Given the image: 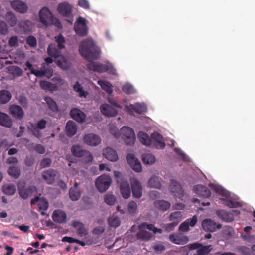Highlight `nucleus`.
Wrapping results in <instances>:
<instances>
[{
    "label": "nucleus",
    "mask_w": 255,
    "mask_h": 255,
    "mask_svg": "<svg viewBox=\"0 0 255 255\" xmlns=\"http://www.w3.org/2000/svg\"><path fill=\"white\" fill-rule=\"evenodd\" d=\"M130 184L134 197L140 198L142 195V188L139 181L135 178H132L130 179Z\"/></svg>",
    "instance_id": "9d476101"
},
{
    "label": "nucleus",
    "mask_w": 255,
    "mask_h": 255,
    "mask_svg": "<svg viewBox=\"0 0 255 255\" xmlns=\"http://www.w3.org/2000/svg\"><path fill=\"white\" fill-rule=\"evenodd\" d=\"M121 193L124 199H128L131 195L129 184L128 181H124L119 184Z\"/></svg>",
    "instance_id": "aec40b11"
},
{
    "label": "nucleus",
    "mask_w": 255,
    "mask_h": 255,
    "mask_svg": "<svg viewBox=\"0 0 255 255\" xmlns=\"http://www.w3.org/2000/svg\"><path fill=\"white\" fill-rule=\"evenodd\" d=\"M73 89L75 92L78 93L79 96L81 98H86L88 94V92L83 90V87L78 81L74 85Z\"/></svg>",
    "instance_id": "4c0bfd02"
},
{
    "label": "nucleus",
    "mask_w": 255,
    "mask_h": 255,
    "mask_svg": "<svg viewBox=\"0 0 255 255\" xmlns=\"http://www.w3.org/2000/svg\"><path fill=\"white\" fill-rule=\"evenodd\" d=\"M142 160L145 164H152L154 163L156 158L154 155L150 153H145L142 156Z\"/></svg>",
    "instance_id": "ea45409f"
},
{
    "label": "nucleus",
    "mask_w": 255,
    "mask_h": 255,
    "mask_svg": "<svg viewBox=\"0 0 255 255\" xmlns=\"http://www.w3.org/2000/svg\"><path fill=\"white\" fill-rule=\"evenodd\" d=\"M127 160L132 169L137 172L142 171V166L140 161L135 157L132 154L129 153L127 154Z\"/></svg>",
    "instance_id": "6e6552de"
},
{
    "label": "nucleus",
    "mask_w": 255,
    "mask_h": 255,
    "mask_svg": "<svg viewBox=\"0 0 255 255\" xmlns=\"http://www.w3.org/2000/svg\"><path fill=\"white\" fill-rule=\"evenodd\" d=\"M79 51L81 56L89 61L86 66L90 70L99 73L108 72L112 75L116 74V70L111 64H103L99 62L90 61L91 60L98 59L100 55L99 48L96 46L92 39L88 38L81 41Z\"/></svg>",
    "instance_id": "f257e3e1"
},
{
    "label": "nucleus",
    "mask_w": 255,
    "mask_h": 255,
    "mask_svg": "<svg viewBox=\"0 0 255 255\" xmlns=\"http://www.w3.org/2000/svg\"><path fill=\"white\" fill-rule=\"evenodd\" d=\"M211 187L216 193L218 194L223 195L225 193L224 189L220 186L212 184L211 185Z\"/></svg>",
    "instance_id": "680f3d73"
},
{
    "label": "nucleus",
    "mask_w": 255,
    "mask_h": 255,
    "mask_svg": "<svg viewBox=\"0 0 255 255\" xmlns=\"http://www.w3.org/2000/svg\"><path fill=\"white\" fill-rule=\"evenodd\" d=\"M11 6L15 11L20 13H26L28 10L26 3L20 0L11 1Z\"/></svg>",
    "instance_id": "f3484780"
},
{
    "label": "nucleus",
    "mask_w": 255,
    "mask_h": 255,
    "mask_svg": "<svg viewBox=\"0 0 255 255\" xmlns=\"http://www.w3.org/2000/svg\"><path fill=\"white\" fill-rule=\"evenodd\" d=\"M45 101L46 102L48 108L53 112H57L58 108L56 103L50 97H46Z\"/></svg>",
    "instance_id": "49530a36"
},
{
    "label": "nucleus",
    "mask_w": 255,
    "mask_h": 255,
    "mask_svg": "<svg viewBox=\"0 0 255 255\" xmlns=\"http://www.w3.org/2000/svg\"><path fill=\"white\" fill-rule=\"evenodd\" d=\"M70 115L72 118L79 123L83 122L86 118L85 113L78 108L71 109Z\"/></svg>",
    "instance_id": "412c9836"
},
{
    "label": "nucleus",
    "mask_w": 255,
    "mask_h": 255,
    "mask_svg": "<svg viewBox=\"0 0 255 255\" xmlns=\"http://www.w3.org/2000/svg\"><path fill=\"white\" fill-rule=\"evenodd\" d=\"M139 229H146L147 228L150 231H153L154 234L157 233H159L161 234L162 233V230L160 228H157L154 226V225L152 224H147L146 222H144L141 223L138 226Z\"/></svg>",
    "instance_id": "473e14b6"
},
{
    "label": "nucleus",
    "mask_w": 255,
    "mask_h": 255,
    "mask_svg": "<svg viewBox=\"0 0 255 255\" xmlns=\"http://www.w3.org/2000/svg\"><path fill=\"white\" fill-rule=\"evenodd\" d=\"M52 161L49 158H44L40 162V166L41 168L49 167L51 164Z\"/></svg>",
    "instance_id": "e2e57ef3"
},
{
    "label": "nucleus",
    "mask_w": 255,
    "mask_h": 255,
    "mask_svg": "<svg viewBox=\"0 0 255 255\" xmlns=\"http://www.w3.org/2000/svg\"><path fill=\"white\" fill-rule=\"evenodd\" d=\"M100 110L103 115L107 117H114L117 115V110L107 104H102Z\"/></svg>",
    "instance_id": "dca6fc26"
},
{
    "label": "nucleus",
    "mask_w": 255,
    "mask_h": 255,
    "mask_svg": "<svg viewBox=\"0 0 255 255\" xmlns=\"http://www.w3.org/2000/svg\"><path fill=\"white\" fill-rule=\"evenodd\" d=\"M57 11L63 17L69 18L72 16V6L67 2H63L58 5Z\"/></svg>",
    "instance_id": "0eeeda50"
},
{
    "label": "nucleus",
    "mask_w": 255,
    "mask_h": 255,
    "mask_svg": "<svg viewBox=\"0 0 255 255\" xmlns=\"http://www.w3.org/2000/svg\"><path fill=\"white\" fill-rule=\"evenodd\" d=\"M10 114L17 119H21L23 117L22 108L16 105H11L9 108Z\"/></svg>",
    "instance_id": "a878e982"
},
{
    "label": "nucleus",
    "mask_w": 255,
    "mask_h": 255,
    "mask_svg": "<svg viewBox=\"0 0 255 255\" xmlns=\"http://www.w3.org/2000/svg\"><path fill=\"white\" fill-rule=\"evenodd\" d=\"M8 33L7 24L4 21L0 22V33L2 35H6Z\"/></svg>",
    "instance_id": "bf43d9fd"
},
{
    "label": "nucleus",
    "mask_w": 255,
    "mask_h": 255,
    "mask_svg": "<svg viewBox=\"0 0 255 255\" xmlns=\"http://www.w3.org/2000/svg\"><path fill=\"white\" fill-rule=\"evenodd\" d=\"M32 134L38 138H40L42 136L41 133L39 130V129L35 127L34 125L31 126V127L29 128Z\"/></svg>",
    "instance_id": "13d9d810"
},
{
    "label": "nucleus",
    "mask_w": 255,
    "mask_h": 255,
    "mask_svg": "<svg viewBox=\"0 0 255 255\" xmlns=\"http://www.w3.org/2000/svg\"><path fill=\"white\" fill-rule=\"evenodd\" d=\"M55 39L57 45L55 43L50 44L47 48V53L49 55L56 58L61 55V50L65 48L64 44L65 40L61 34L55 37Z\"/></svg>",
    "instance_id": "20e7f679"
},
{
    "label": "nucleus",
    "mask_w": 255,
    "mask_h": 255,
    "mask_svg": "<svg viewBox=\"0 0 255 255\" xmlns=\"http://www.w3.org/2000/svg\"><path fill=\"white\" fill-rule=\"evenodd\" d=\"M11 99V94L9 91L3 90L0 91V103L5 104L9 102Z\"/></svg>",
    "instance_id": "72a5a7b5"
},
{
    "label": "nucleus",
    "mask_w": 255,
    "mask_h": 255,
    "mask_svg": "<svg viewBox=\"0 0 255 255\" xmlns=\"http://www.w3.org/2000/svg\"><path fill=\"white\" fill-rule=\"evenodd\" d=\"M40 22L45 26L55 25L58 28L61 27V23L56 17H54L51 11L47 7H43L39 11Z\"/></svg>",
    "instance_id": "7ed1b4c3"
},
{
    "label": "nucleus",
    "mask_w": 255,
    "mask_h": 255,
    "mask_svg": "<svg viewBox=\"0 0 255 255\" xmlns=\"http://www.w3.org/2000/svg\"><path fill=\"white\" fill-rule=\"evenodd\" d=\"M6 18L9 25L13 27L17 23V18L15 15L11 11L7 12L6 15Z\"/></svg>",
    "instance_id": "a18cd8bd"
},
{
    "label": "nucleus",
    "mask_w": 255,
    "mask_h": 255,
    "mask_svg": "<svg viewBox=\"0 0 255 255\" xmlns=\"http://www.w3.org/2000/svg\"><path fill=\"white\" fill-rule=\"evenodd\" d=\"M100 138L93 133L86 134L84 137V141L87 145L95 146L98 145L101 142Z\"/></svg>",
    "instance_id": "4468645a"
},
{
    "label": "nucleus",
    "mask_w": 255,
    "mask_h": 255,
    "mask_svg": "<svg viewBox=\"0 0 255 255\" xmlns=\"http://www.w3.org/2000/svg\"><path fill=\"white\" fill-rule=\"evenodd\" d=\"M127 209L128 212L134 216L137 212V205L135 201H131L128 204Z\"/></svg>",
    "instance_id": "de8ad7c7"
},
{
    "label": "nucleus",
    "mask_w": 255,
    "mask_h": 255,
    "mask_svg": "<svg viewBox=\"0 0 255 255\" xmlns=\"http://www.w3.org/2000/svg\"><path fill=\"white\" fill-rule=\"evenodd\" d=\"M178 225L177 222H173L165 225V229L167 232L172 231Z\"/></svg>",
    "instance_id": "338daca9"
},
{
    "label": "nucleus",
    "mask_w": 255,
    "mask_h": 255,
    "mask_svg": "<svg viewBox=\"0 0 255 255\" xmlns=\"http://www.w3.org/2000/svg\"><path fill=\"white\" fill-rule=\"evenodd\" d=\"M8 174L10 176L17 178L20 175V170L18 167L15 166H10L8 170Z\"/></svg>",
    "instance_id": "09e8293b"
},
{
    "label": "nucleus",
    "mask_w": 255,
    "mask_h": 255,
    "mask_svg": "<svg viewBox=\"0 0 255 255\" xmlns=\"http://www.w3.org/2000/svg\"><path fill=\"white\" fill-rule=\"evenodd\" d=\"M42 69L40 70H33L32 74L38 77H42L44 76L49 77L52 75L53 69L51 68H45L43 65H42Z\"/></svg>",
    "instance_id": "4be33fe9"
},
{
    "label": "nucleus",
    "mask_w": 255,
    "mask_h": 255,
    "mask_svg": "<svg viewBox=\"0 0 255 255\" xmlns=\"http://www.w3.org/2000/svg\"><path fill=\"white\" fill-rule=\"evenodd\" d=\"M226 202L225 205L229 208H237L241 206L239 202L233 201L231 200L223 199Z\"/></svg>",
    "instance_id": "4d7b16f0"
},
{
    "label": "nucleus",
    "mask_w": 255,
    "mask_h": 255,
    "mask_svg": "<svg viewBox=\"0 0 255 255\" xmlns=\"http://www.w3.org/2000/svg\"><path fill=\"white\" fill-rule=\"evenodd\" d=\"M148 185L150 187L157 189H159L161 187L159 179L157 176L151 177L148 181Z\"/></svg>",
    "instance_id": "a19ab883"
},
{
    "label": "nucleus",
    "mask_w": 255,
    "mask_h": 255,
    "mask_svg": "<svg viewBox=\"0 0 255 255\" xmlns=\"http://www.w3.org/2000/svg\"><path fill=\"white\" fill-rule=\"evenodd\" d=\"M169 189L176 198H178L181 200H183L185 194L184 191L177 181L175 180H171Z\"/></svg>",
    "instance_id": "423d86ee"
},
{
    "label": "nucleus",
    "mask_w": 255,
    "mask_h": 255,
    "mask_svg": "<svg viewBox=\"0 0 255 255\" xmlns=\"http://www.w3.org/2000/svg\"><path fill=\"white\" fill-rule=\"evenodd\" d=\"M98 83L104 91L107 92H112L111 85L109 82L104 80H99Z\"/></svg>",
    "instance_id": "3c124183"
},
{
    "label": "nucleus",
    "mask_w": 255,
    "mask_h": 255,
    "mask_svg": "<svg viewBox=\"0 0 255 255\" xmlns=\"http://www.w3.org/2000/svg\"><path fill=\"white\" fill-rule=\"evenodd\" d=\"M77 125L75 122L68 121L66 125V131L67 135L72 137L75 134L77 131Z\"/></svg>",
    "instance_id": "cd10ccee"
},
{
    "label": "nucleus",
    "mask_w": 255,
    "mask_h": 255,
    "mask_svg": "<svg viewBox=\"0 0 255 255\" xmlns=\"http://www.w3.org/2000/svg\"><path fill=\"white\" fill-rule=\"evenodd\" d=\"M212 249L211 245L203 246L202 244V246L197 250V255H205L208 254Z\"/></svg>",
    "instance_id": "c03bdc74"
},
{
    "label": "nucleus",
    "mask_w": 255,
    "mask_h": 255,
    "mask_svg": "<svg viewBox=\"0 0 255 255\" xmlns=\"http://www.w3.org/2000/svg\"><path fill=\"white\" fill-rule=\"evenodd\" d=\"M19 26L24 32H28L32 30L33 23L28 20H22L19 23Z\"/></svg>",
    "instance_id": "e433bc0d"
},
{
    "label": "nucleus",
    "mask_w": 255,
    "mask_h": 255,
    "mask_svg": "<svg viewBox=\"0 0 255 255\" xmlns=\"http://www.w3.org/2000/svg\"><path fill=\"white\" fill-rule=\"evenodd\" d=\"M131 110L138 114L146 113L147 111L146 106L144 104L136 103L135 105H130Z\"/></svg>",
    "instance_id": "f704fd0d"
},
{
    "label": "nucleus",
    "mask_w": 255,
    "mask_h": 255,
    "mask_svg": "<svg viewBox=\"0 0 255 255\" xmlns=\"http://www.w3.org/2000/svg\"><path fill=\"white\" fill-rule=\"evenodd\" d=\"M103 156L108 160L115 162L118 160V156L116 150L111 147H107L103 152Z\"/></svg>",
    "instance_id": "a211bd4d"
},
{
    "label": "nucleus",
    "mask_w": 255,
    "mask_h": 255,
    "mask_svg": "<svg viewBox=\"0 0 255 255\" xmlns=\"http://www.w3.org/2000/svg\"><path fill=\"white\" fill-rule=\"evenodd\" d=\"M52 219L55 222L63 223L66 222L67 215L64 211L60 210H57L53 212Z\"/></svg>",
    "instance_id": "5701e85b"
},
{
    "label": "nucleus",
    "mask_w": 255,
    "mask_h": 255,
    "mask_svg": "<svg viewBox=\"0 0 255 255\" xmlns=\"http://www.w3.org/2000/svg\"><path fill=\"white\" fill-rule=\"evenodd\" d=\"M0 125L8 128L12 126V122L9 116L1 112H0Z\"/></svg>",
    "instance_id": "7c9ffc66"
},
{
    "label": "nucleus",
    "mask_w": 255,
    "mask_h": 255,
    "mask_svg": "<svg viewBox=\"0 0 255 255\" xmlns=\"http://www.w3.org/2000/svg\"><path fill=\"white\" fill-rule=\"evenodd\" d=\"M81 196L79 190L75 188H71L69 190V197L72 201L78 200Z\"/></svg>",
    "instance_id": "37998d69"
},
{
    "label": "nucleus",
    "mask_w": 255,
    "mask_h": 255,
    "mask_svg": "<svg viewBox=\"0 0 255 255\" xmlns=\"http://www.w3.org/2000/svg\"><path fill=\"white\" fill-rule=\"evenodd\" d=\"M75 31L77 35L81 36H86L88 33V28L86 25H75Z\"/></svg>",
    "instance_id": "79ce46f5"
},
{
    "label": "nucleus",
    "mask_w": 255,
    "mask_h": 255,
    "mask_svg": "<svg viewBox=\"0 0 255 255\" xmlns=\"http://www.w3.org/2000/svg\"><path fill=\"white\" fill-rule=\"evenodd\" d=\"M154 206L158 209L165 211L170 208L171 205L169 202L161 200L155 201Z\"/></svg>",
    "instance_id": "2f4dec72"
},
{
    "label": "nucleus",
    "mask_w": 255,
    "mask_h": 255,
    "mask_svg": "<svg viewBox=\"0 0 255 255\" xmlns=\"http://www.w3.org/2000/svg\"><path fill=\"white\" fill-rule=\"evenodd\" d=\"M105 230L104 227L102 226H98L93 229L92 233L93 234L98 235L103 233Z\"/></svg>",
    "instance_id": "774afa93"
},
{
    "label": "nucleus",
    "mask_w": 255,
    "mask_h": 255,
    "mask_svg": "<svg viewBox=\"0 0 255 255\" xmlns=\"http://www.w3.org/2000/svg\"><path fill=\"white\" fill-rule=\"evenodd\" d=\"M109 225L114 228H117L120 225V220L117 217H111L108 219Z\"/></svg>",
    "instance_id": "864d4df0"
},
{
    "label": "nucleus",
    "mask_w": 255,
    "mask_h": 255,
    "mask_svg": "<svg viewBox=\"0 0 255 255\" xmlns=\"http://www.w3.org/2000/svg\"><path fill=\"white\" fill-rule=\"evenodd\" d=\"M202 227L205 231L213 232L217 228L220 229L221 228V224L216 225L211 219H205L202 223Z\"/></svg>",
    "instance_id": "ddd939ff"
},
{
    "label": "nucleus",
    "mask_w": 255,
    "mask_h": 255,
    "mask_svg": "<svg viewBox=\"0 0 255 255\" xmlns=\"http://www.w3.org/2000/svg\"><path fill=\"white\" fill-rule=\"evenodd\" d=\"M122 91L126 94H131L135 93L134 87L129 84H126L122 87Z\"/></svg>",
    "instance_id": "603ef678"
},
{
    "label": "nucleus",
    "mask_w": 255,
    "mask_h": 255,
    "mask_svg": "<svg viewBox=\"0 0 255 255\" xmlns=\"http://www.w3.org/2000/svg\"><path fill=\"white\" fill-rule=\"evenodd\" d=\"M8 44L10 47H16L18 45V38L17 36L10 37L8 40Z\"/></svg>",
    "instance_id": "052dcab7"
},
{
    "label": "nucleus",
    "mask_w": 255,
    "mask_h": 255,
    "mask_svg": "<svg viewBox=\"0 0 255 255\" xmlns=\"http://www.w3.org/2000/svg\"><path fill=\"white\" fill-rule=\"evenodd\" d=\"M110 133L115 137L118 138L121 134L122 138L127 145H133L135 141V134L133 129L128 126L123 127L120 131L117 128H111Z\"/></svg>",
    "instance_id": "f03ea898"
},
{
    "label": "nucleus",
    "mask_w": 255,
    "mask_h": 255,
    "mask_svg": "<svg viewBox=\"0 0 255 255\" xmlns=\"http://www.w3.org/2000/svg\"><path fill=\"white\" fill-rule=\"evenodd\" d=\"M114 176L116 178V181L118 184H121V182H123L124 181H127V180H124L123 178L122 174L121 172L119 171H114Z\"/></svg>",
    "instance_id": "0e129e2a"
},
{
    "label": "nucleus",
    "mask_w": 255,
    "mask_h": 255,
    "mask_svg": "<svg viewBox=\"0 0 255 255\" xmlns=\"http://www.w3.org/2000/svg\"><path fill=\"white\" fill-rule=\"evenodd\" d=\"M139 231L136 233V238L138 240L143 241H148L150 240L153 236V234L145 229H139Z\"/></svg>",
    "instance_id": "bb28decb"
},
{
    "label": "nucleus",
    "mask_w": 255,
    "mask_h": 255,
    "mask_svg": "<svg viewBox=\"0 0 255 255\" xmlns=\"http://www.w3.org/2000/svg\"><path fill=\"white\" fill-rule=\"evenodd\" d=\"M72 226L77 230L79 236L82 237L88 234V230L85 228L84 225L79 221H74L72 223Z\"/></svg>",
    "instance_id": "b1692460"
},
{
    "label": "nucleus",
    "mask_w": 255,
    "mask_h": 255,
    "mask_svg": "<svg viewBox=\"0 0 255 255\" xmlns=\"http://www.w3.org/2000/svg\"><path fill=\"white\" fill-rule=\"evenodd\" d=\"M240 250L243 255H252V251L248 247L242 246Z\"/></svg>",
    "instance_id": "69168bd1"
},
{
    "label": "nucleus",
    "mask_w": 255,
    "mask_h": 255,
    "mask_svg": "<svg viewBox=\"0 0 255 255\" xmlns=\"http://www.w3.org/2000/svg\"><path fill=\"white\" fill-rule=\"evenodd\" d=\"M37 192V188L34 186H30L27 188H21L19 190L20 197L23 199H26L35 192Z\"/></svg>",
    "instance_id": "393cba45"
},
{
    "label": "nucleus",
    "mask_w": 255,
    "mask_h": 255,
    "mask_svg": "<svg viewBox=\"0 0 255 255\" xmlns=\"http://www.w3.org/2000/svg\"><path fill=\"white\" fill-rule=\"evenodd\" d=\"M194 193L197 194L199 196L203 198H209L211 196V191L206 186L202 185H196L193 188Z\"/></svg>",
    "instance_id": "9b49d317"
},
{
    "label": "nucleus",
    "mask_w": 255,
    "mask_h": 255,
    "mask_svg": "<svg viewBox=\"0 0 255 255\" xmlns=\"http://www.w3.org/2000/svg\"><path fill=\"white\" fill-rule=\"evenodd\" d=\"M112 180L109 175L103 174L99 176L95 182L96 188L101 193L105 192L111 185Z\"/></svg>",
    "instance_id": "39448f33"
},
{
    "label": "nucleus",
    "mask_w": 255,
    "mask_h": 255,
    "mask_svg": "<svg viewBox=\"0 0 255 255\" xmlns=\"http://www.w3.org/2000/svg\"><path fill=\"white\" fill-rule=\"evenodd\" d=\"M71 153L75 157H81L86 156H90L92 158V156L89 152L82 149L80 146L77 145H74L72 146L71 148Z\"/></svg>",
    "instance_id": "2eb2a0df"
},
{
    "label": "nucleus",
    "mask_w": 255,
    "mask_h": 255,
    "mask_svg": "<svg viewBox=\"0 0 255 255\" xmlns=\"http://www.w3.org/2000/svg\"><path fill=\"white\" fill-rule=\"evenodd\" d=\"M26 42L32 48H35L37 46V40L33 35L28 36L26 39Z\"/></svg>",
    "instance_id": "5fc2aeb1"
},
{
    "label": "nucleus",
    "mask_w": 255,
    "mask_h": 255,
    "mask_svg": "<svg viewBox=\"0 0 255 255\" xmlns=\"http://www.w3.org/2000/svg\"><path fill=\"white\" fill-rule=\"evenodd\" d=\"M152 145L157 149H164L165 146L163 137L158 132H154L151 135Z\"/></svg>",
    "instance_id": "f8f14e48"
},
{
    "label": "nucleus",
    "mask_w": 255,
    "mask_h": 255,
    "mask_svg": "<svg viewBox=\"0 0 255 255\" xmlns=\"http://www.w3.org/2000/svg\"><path fill=\"white\" fill-rule=\"evenodd\" d=\"M104 201L109 205H113L116 201L115 197L112 194H107L104 198Z\"/></svg>",
    "instance_id": "6e6d98bb"
},
{
    "label": "nucleus",
    "mask_w": 255,
    "mask_h": 255,
    "mask_svg": "<svg viewBox=\"0 0 255 255\" xmlns=\"http://www.w3.org/2000/svg\"><path fill=\"white\" fill-rule=\"evenodd\" d=\"M216 214L222 220L227 222L233 220V215L224 210H218L216 211Z\"/></svg>",
    "instance_id": "c756f323"
},
{
    "label": "nucleus",
    "mask_w": 255,
    "mask_h": 255,
    "mask_svg": "<svg viewBox=\"0 0 255 255\" xmlns=\"http://www.w3.org/2000/svg\"><path fill=\"white\" fill-rule=\"evenodd\" d=\"M37 206L39 210L46 211L48 208L49 203L45 198H40Z\"/></svg>",
    "instance_id": "8fccbe9b"
},
{
    "label": "nucleus",
    "mask_w": 255,
    "mask_h": 255,
    "mask_svg": "<svg viewBox=\"0 0 255 255\" xmlns=\"http://www.w3.org/2000/svg\"><path fill=\"white\" fill-rule=\"evenodd\" d=\"M140 142L143 145L147 146H152L151 137L145 132L140 131L137 134Z\"/></svg>",
    "instance_id": "c85d7f7f"
},
{
    "label": "nucleus",
    "mask_w": 255,
    "mask_h": 255,
    "mask_svg": "<svg viewBox=\"0 0 255 255\" xmlns=\"http://www.w3.org/2000/svg\"><path fill=\"white\" fill-rule=\"evenodd\" d=\"M56 63L58 66L63 70H67L70 66V63L69 61L64 56L57 60L56 61Z\"/></svg>",
    "instance_id": "c9c22d12"
},
{
    "label": "nucleus",
    "mask_w": 255,
    "mask_h": 255,
    "mask_svg": "<svg viewBox=\"0 0 255 255\" xmlns=\"http://www.w3.org/2000/svg\"><path fill=\"white\" fill-rule=\"evenodd\" d=\"M57 171L53 169H49L42 172V177L45 182L49 185L53 184L56 179Z\"/></svg>",
    "instance_id": "1a4fd4ad"
},
{
    "label": "nucleus",
    "mask_w": 255,
    "mask_h": 255,
    "mask_svg": "<svg viewBox=\"0 0 255 255\" xmlns=\"http://www.w3.org/2000/svg\"><path fill=\"white\" fill-rule=\"evenodd\" d=\"M2 191L4 194L7 195H13L16 192V188L13 184H7L3 186Z\"/></svg>",
    "instance_id": "58836bf2"
},
{
    "label": "nucleus",
    "mask_w": 255,
    "mask_h": 255,
    "mask_svg": "<svg viewBox=\"0 0 255 255\" xmlns=\"http://www.w3.org/2000/svg\"><path fill=\"white\" fill-rule=\"evenodd\" d=\"M169 239L171 242L178 245L185 244L189 241V239L187 236L178 234H171Z\"/></svg>",
    "instance_id": "6ab92c4d"
}]
</instances>
